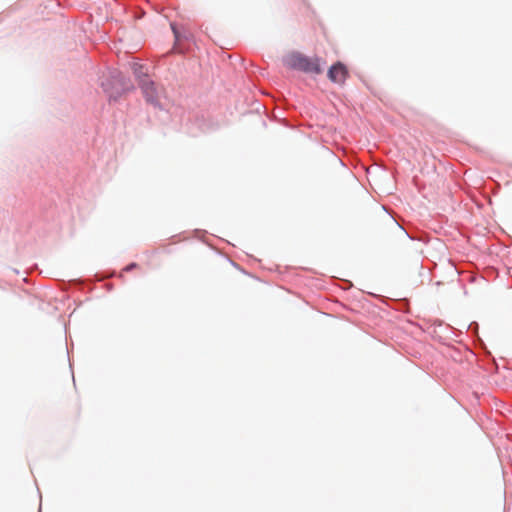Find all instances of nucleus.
Segmentation results:
<instances>
[{"instance_id": "obj_1", "label": "nucleus", "mask_w": 512, "mask_h": 512, "mask_svg": "<svg viewBox=\"0 0 512 512\" xmlns=\"http://www.w3.org/2000/svg\"><path fill=\"white\" fill-rule=\"evenodd\" d=\"M101 87L108 95L109 101L116 102L131 88L130 80L119 70H110L108 75L101 79Z\"/></svg>"}, {"instance_id": "obj_2", "label": "nucleus", "mask_w": 512, "mask_h": 512, "mask_svg": "<svg viewBox=\"0 0 512 512\" xmlns=\"http://www.w3.org/2000/svg\"><path fill=\"white\" fill-rule=\"evenodd\" d=\"M138 87L148 105L160 111L165 110L166 89L163 85L150 78L147 81H141Z\"/></svg>"}, {"instance_id": "obj_3", "label": "nucleus", "mask_w": 512, "mask_h": 512, "mask_svg": "<svg viewBox=\"0 0 512 512\" xmlns=\"http://www.w3.org/2000/svg\"><path fill=\"white\" fill-rule=\"evenodd\" d=\"M286 67L304 73L320 74L322 72L319 59H312L300 52H292L283 59Z\"/></svg>"}, {"instance_id": "obj_4", "label": "nucleus", "mask_w": 512, "mask_h": 512, "mask_svg": "<svg viewBox=\"0 0 512 512\" xmlns=\"http://www.w3.org/2000/svg\"><path fill=\"white\" fill-rule=\"evenodd\" d=\"M348 76L347 67L340 61L334 63L330 66L327 72L328 79L337 84H342L345 82Z\"/></svg>"}, {"instance_id": "obj_5", "label": "nucleus", "mask_w": 512, "mask_h": 512, "mask_svg": "<svg viewBox=\"0 0 512 512\" xmlns=\"http://www.w3.org/2000/svg\"><path fill=\"white\" fill-rule=\"evenodd\" d=\"M170 28L175 38V44H180L182 41H190L192 39L191 32L185 28L180 30L175 22L170 23Z\"/></svg>"}, {"instance_id": "obj_6", "label": "nucleus", "mask_w": 512, "mask_h": 512, "mask_svg": "<svg viewBox=\"0 0 512 512\" xmlns=\"http://www.w3.org/2000/svg\"><path fill=\"white\" fill-rule=\"evenodd\" d=\"M131 69L135 76L138 86L141 85V81H147L150 79V76L147 73L144 65L139 62H132Z\"/></svg>"}, {"instance_id": "obj_7", "label": "nucleus", "mask_w": 512, "mask_h": 512, "mask_svg": "<svg viewBox=\"0 0 512 512\" xmlns=\"http://www.w3.org/2000/svg\"><path fill=\"white\" fill-rule=\"evenodd\" d=\"M432 326L435 328L434 331L436 333H443V334L451 333L455 336H458L457 329L453 328L452 326H450L448 324H444V322L440 319H435L433 321Z\"/></svg>"}, {"instance_id": "obj_8", "label": "nucleus", "mask_w": 512, "mask_h": 512, "mask_svg": "<svg viewBox=\"0 0 512 512\" xmlns=\"http://www.w3.org/2000/svg\"><path fill=\"white\" fill-rule=\"evenodd\" d=\"M478 328H479V325L477 322H471L469 325H468V331L471 332L473 335H476L478 338Z\"/></svg>"}, {"instance_id": "obj_9", "label": "nucleus", "mask_w": 512, "mask_h": 512, "mask_svg": "<svg viewBox=\"0 0 512 512\" xmlns=\"http://www.w3.org/2000/svg\"><path fill=\"white\" fill-rule=\"evenodd\" d=\"M136 267H137V264H136V263H134V262H132V263L128 264V265L124 268V271H125V272H130V271H132V270H133L134 268H136Z\"/></svg>"}, {"instance_id": "obj_10", "label": "nucleus", "mask_w": 512, "mask_h": 512, "mask_svg": "<svg viewBox=\"0 0 512 512\" xmlns=\"http://www.w3.org/2000/svg\"><path fill=\"white\" fill-rule=\"evenodd\" d=\"M346 283H348L349 286H352V283L349 282V280H346Z\"/></svg>"}, {"instance_id": "obj_11", "label": "nucleus", "mask_w": 512, "mask_h": 512, "mask_svg": "<svg viewBox=\"0 0 512 512\" xmlns=\"http://www.w3.org/2000/svg\"><path fill=\"white\" fill-rule=\"evenodd\" d=\"M346 283H348L349 286H352V283L349 282V280H346Z\"/></svg>"}, {"instance_id": "obj_12", "label": "nucleus", "mask_w": 512, "mask_h": 512, "mask_svg": "<svg viewBox=\"0 0 512 512\" xmlns=\"http://www.w3.org/2000/svg\"><path fill=\"white\" fill-rule=\"evenodd\" d=\"M346 283H348L349 286H352V283L349 282V280H346Z\"/></svg>"}, {"instance_id": "obj_13", "label": "nucleus", "mask_w": 512, "mask_h": 512, "mask_svg": "<svg viewBox=\"0 0 512 512\" xmlns=\"http://www.w3.org/2000/svg\"><path fill=\"white\" fill-rule=\"evenodd\" d=\"M38 512H41V507L39 508V511Z\"/></svg>"}]
</instances>
